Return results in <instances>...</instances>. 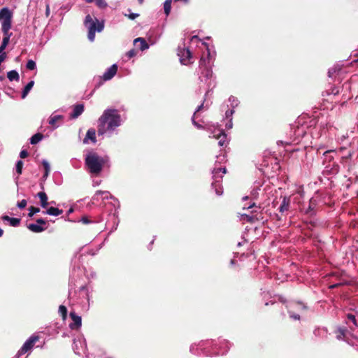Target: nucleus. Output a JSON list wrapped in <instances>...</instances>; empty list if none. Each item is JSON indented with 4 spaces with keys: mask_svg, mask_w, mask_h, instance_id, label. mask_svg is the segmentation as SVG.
Returning <instances> with one entry per match:
<instances>
[{
    "mask_svg": "<svg viewBox=\"0 0 358 358\" xmlns=\"http://www.w3.org/2000/svg\"><path fill=\"white\" fill-rule=\"evenodd\" d=\"M234 113V109L227 110L225 113L226 117H229L231 116Z\"/></svg>",
    "mask_w": 358,
    "mask_h": 358,
    "instance_id": "42",
    "label": "nucleus"
},
{
    "mask_svg": "<svg viewBox=\"0 0 358 358\" xmlns=\"http://www.w3.org/2000/svg\"><path fill=\"white\" fill-rule=\"evenodd\" d=\"M38 197L40 199L41 206L43 208H46L48 206V196L45 192H40L37 194Z\"/></svg>",
    "mask_w": 358,
    "mask_h": 358,
    "instance_id": "15",
    "label": "nucleus"
},
{
    "mask_svg": "<svg viewBox=\"0 0 358 358\" xmlns=\"http://www.w3.org/2000/svg\"><path fill=\"white\" fill-rule=\"evenodd\" d=\"M293 317H294L295 320H299L300 316H299V315H294V316H293Z\"/></svg>",
    "mask_w": 358,
    "mask_h": 358,
    "instance_id": "49",
    "label": "nucleus"
},
{
    "mask_svg": "<svg viewBox=\"0 0 358 358\" xmlns=\"http://www.w3.org/2000/svg\"><path fill=\"white\" fill-rule=\"evenodd\" d=\"M11 217H10L8 215H3L1 217V219L3 220V221H10Z\"/></svg>",
    "mask_w": 358,
    "mask_h": 358,
    "instance_id": "45",
    "label": "nucleus"
},
{
    "mask_svg": "<svg viewBox=\"0 0 358 358\" xmlns=\"http://www.w3.org/2000/svg\"><path fill=\"white\" fill-rule=\"evenodd\" d=\"M12 17L13 13L8 8H3L0 10L2 32L9 31L11 29Z\"/></svg>",
    "mask_w": 358,
    "mask_h": 358,
    "instance_id": "4",
    "label": "nucleus"
},
{
    "mask_svg": "<svg viewBox=\"0 0 358 358\" xmlns=\"http://www.w3.org/2000/svg\"><path fill=\"white\" fill-rule=\"evenodd\" d=\"M202 62H203V61H202V59H201L200 60V64H202Z\"/></svg>",
    "mask_w": 358,
    "mask_h": 358,
    "instance_id": "56",
    "label": "nucleus"
},
{
    "mask_svg": "<svg viewBox=\"0 0 358 358\" xmlns=\"http://www.w3.org/2000/svg\"><path fill=\"white\" fill-rule=\"evenodd\" d=\"M9 222L12 227H17L20 223V219L11 217Z\"/></svg>",
    "mask_w": 358,
    "mask_h": 358,
    "instance_id": "30",
    "label": "nucleus"
},
{
    "mask_svg": "<svg viewBox=\"0 0 358 358\" xmlns=\"http://www.w3.org/2000/svg\"><path fill=\"white\" fill-rule=\"evenodd\" d=\"M62 213H63L62 210H60V209H59L57 208H55V207H50L47 209L46 211L43 212V214H48V215H53V216H58V215L62 214Z\"/></svg>",
    "mask_w": 358,
    "mask_h": 358,
    "instance_id": "17",
    "label": "nucleus"
},
{
    "mask_svg": "<svg viewBox=\"0 0 358 358\" xmlns=\"http://www.w3.org/2000/svg\"><path fill=\"white\" fill-rule=\"evenodd\" d=\"M36 63L34 61L30 59L27 62V69H29V70H34L36 69Z\"/></svg>",
    "mask_w": 358,
    "mask_h": 358,
    "instance_id": "31",
    "label": "nucleus"
},
{
    "mask_svg": "<svg viewBox=\"0 0 358 358\" xmlns=\"http://www.w3.org/2000/svg\"><path fill=\"white\" fill-rule=\"evenodd\" d=\"M80 221L85 224H90L92 222V221L90 220V218L87 216H83L82 217Z\"/></svg>",
    "mask_w": 358,
    "mask_h": 358,
    "instance_id": "38",
    "label": "nucleus"
},
{
    "mask_svg": "<svg viewBox=\"0 0 358 358\" xmlns=\"http://www.w3.org/2000/svg\"><path fill=\"white\" fill-rule=\"evenodd\" d=\"M42 164L45 169V173L43 174V178H46L48 177L50 170V165H49V163L46 160H43L42 162Z\"/></svg>",
    "mask_w": 358,
    "mask_h": 358,
    "instance_id": "25",
    "label": "nucleus"
},
{
    "mask_svg": "<svg viewBox=\"0 0 358 358\" xmlns=\"http://www.w3.org/2000/svg\"><path fill=\"white\" fill-rule=\"evenodd\" d=\"M327 94L336 95L339 94V89L336 87H331L330 90L327 91Z\"/></svg>",
    "mask_w": 358,
    "mask_h": 358,
    "instance_id": "32",
    "label": "nucleus"
},
{
    "mask_svg": "<svg viewBox=\"0 0 358 358\" xmlns=\"http://www.w3.org/2000/svg\"><path fill=\"white\" fill-rule=\"evenodd\" d=\"M195 115H196V113H194V116H193V118H192L193 124H194L197 128L201 129V128H202V126H201V124H198L197 122H196L194 121V117H195Z\"/></svg>",
    "mask_w": 358,
    "mask_h": 358,
    "instance_id": "43",
    "label": "nucleus"
},
{
    "mask_svg": "<svg viewBox=\"0 0 358 358\" xmlns=\"http://www.w3.org/2000/svg\"><path fill=\"white\" fill-rule=\"evenodd\" d=\"M84 111L83 104H77L74 106L73 113L70 115L71 118L75 119L80 116Z\"/></svg>",
    "mask_w": 358,
    "mask_h": 358,
    "instance_id": "13",
    "label": "nucleus"
},
{
    "mask_svg": "<svg viewBox=\"0 0 358 358\" xmlns=\"http://www.w3.org/2000/svg\"><path fill=\"white\" fill-rule=\"evenodd\" d=\"M36 222L37 224L43 227V225L47 224L48 221L43 218H38L36 220Z\"/></svg>",
    "mask_w": 358,
    "mask_h": 358,
    "instance_id": "34",
    "label": "nucleus"
},
{
    "mask_svg": "<svg viewBox=\"0 0 358 358\" xmlns=\"http://www.w3.org/2000/svg\"><path fill=\"white\" fill-rule=\"evenodd\" d=\"M49 15H50V7H49V5H47L46 9H45V15H46V17H48Z\"/></svg>",
    "mask_w": 358,
    "mask_h": 358,
    "instance_id": "46",
    "label": "nucleus"
},
{
    "mask_svg": "<svg viewBox=\"0 0 358 358\" xmlns=\"http://www.w3.org/2000/svg\"><path fill=\"white\" fill-rule=\"evenodd\" d=\"M347 329L345 327H339L336 331V338L343 340L346 336Z\"/></svg>",
    "mask_w": 358,
    "mask_h": 358,
    "instance_id": "19",
    "label": "nucleus"
},
{
    "mask_svg": "<svg viewBox=\"0 0 358 358\" xmlns=\"http://www.w3.org/2000/svg\"><path fill=\"white\" fill-rule=\"evenodd\" d=\"M29 213H28V216L31 217L34 214L40 212V208L38 207L30 206L29 208Z\"/></svg>",
    "mask_w": 358,
    "mask_h": 358,
    "instance_id": "27",
    "label": "nucleus"
},
{
    "mask_svg": "<svg viewBox=\"0 0 358 358\" xmlns=\"http://www.w3.org/2000/svg\"><path fill=\"white\" fill-rule=\"evenodd\" d=\"M87 3H92L93 1H95V0H85Z\"/></svg>",
    "mask_w": 358,
    "mask_h": 358,
    "instance_id": "53",
    "label": "nucleus"
},
{
    "mask_svg": "<svg viewBox=\"0 0 358 358\" xmlns=\"http://www.w3.org/2000/svg\"><path fill=\"white\" fill-rule=\"evenodd\" d=\"M182 55L180 56V61L181 62L187 65V64L190 63V59L192 58V53L189 49H183L182 51Z\"/></svg>",
    "mask_w": 358,
    "mask_h": 358,
    "instance_id": "11",
    "label": "nucleus"
},
{
    "mask_svg": "<svg viewBox=\"0 0 358 358\" xmlns=\"http://www.w3.org/2000/svg\"><path fill=\"white\" fill-rule=\"evenodd\" d=\"M213 137L218 140V145L220 146H224L225 145L227 135L224 131H220L217 134H214Z\"/></svg>",
    "mask_w": 358,
    "mask_h": 358,
    "instance_id": "14",
    "label": "nucleus"
},
{
    "mask_svg": "<svg viewBox=\"0 0 358 358\" xmlns=\"http://www.w3.org/2000/svg\"><path fill=\"white\" fill-rule=\"evenodd\" d=\"M3 38L2 39L1 44L0 45V55H1L3 52V50L6 49V46L8 45L10 38L12 35L11 32L7 31V32H3Z\"/></svg>",
    "mask_w": 358,
    "mask_h": 358,
    "instance_id": "10",
    "label": "nucleus"
},
{
    "mask_svg": "<svg viewBox=\"0 0 358 358\" xmlns=\"http://www.w3.org/2000/svg\"><path fill=\"white\" fill-rule=\"evenodd\" d=\"M255 206V203H253L252 205H250V206L248 207V208H251L254 207Z\"/></svg>",
    "mask_w": 358,
    "mask_h": 358,
    "instance_id": "54",
    "label": "nucleus"
},
{
    "mask_svg": "<svg viewBox=\"0 0 358 358\" xmlns=\"http://www.w3.org/2000/svg\"><path fill=\"white\" fill-rule=\"evenodd\" d=\"M355 62H358V59H357V60H355Z\"/></svg>",
    "mask_w": 358,
    "mask_h": 358,
    "instance_id": "57",
    "label": "nucleus"
},
{
    "mask_svg": "<svg viewBox=\"0 0 358 358\" xmlns=\"http://www.w3.org/2000/svg\"><path fill=\"white\" fill-rule=\"evenodd\" d=\"M43 137L44 136L41 133H37L31 136L30 138V143L32 145H35L41 141Z\"/></svg>",
    "mask_w": 358,
    "mask_h": 358,
    "instance_id": "23",
    "label": "nucleus"
},
{
    "mask_svg": "<svg viewBox=\"0 0 358 358\" xmlns=\"http://www.w3.org/2000/svg\"><path fill=\"white\" fill-rule=\"evenodd\" d=\"M96 5L101 8H104L107 6V3L105 1V0H95Z\"/></svg>",
    "mask_w": 358,
    "mask_h": 358,
    "instance_id": "33",
    "label": "nucleus"
},
{
    "mask_svg": "<svg viewBox=\"0 0 358 358\" xmlns=\"http://www.w3.org/2000/svg\"><path fill=\"white\" fill-rule=\"evenodd\" d=\"M121 116L116 109H106L98 120V134L103 135L106 132L113 131L121 125Z\"/></svg>",
    "mask_w": 358,
    "mask_h": 358,
    "instance_id": "1",
    "label": "nucleus"
},
{
    "mask_svg": "<svg viewBox=\"0 0 358 358\" xmlns=\"http://www.w3.org/2000/svg\"><path fill=\"white\" fill-rule=\"evenodd\" d=\"M203 107V104H201V106H199L197 108V110L195 112L196 113L197 111H199L200 109H201V108Z\"/></svg>",
    "mask_w": 358,
    "mask_h": 358,
    "instance_id": "52",
    "label": "nucleus"
},
{
    "mask_svg": "<svg viewBox=\"0 0 358 358\" xmlns=\"http://www.w3.org/2000/svg\"><path fill=\"white\" fill-rule=\"evenodd\" d=\"M90 140L92 143H95L96 142V131L93 128H90L87 130L85 138L83 140L85 143H87V140Z\"/></svg>",
    "mask_w": 358,
    "mask_h": 358,
    "instance_id": "12",
    "label": "nucleus"
},
{
    "mask_svg": "<svg viewBox=\"0 0 358 358\" xmlns=\"http://www.w3.org/2000/svg\"><path fill=\"white\" fill-rule=\"evenodd\" d=\"M282 199L281 203L278 208L279 212L281 213V215L278 214L275 215L276 220L280 221L282 220V216L284 215L285 213H287L290 208V198L287 196H281Z\"/></svg>",
    "mask_w": 358,
    "mask_h": 358,
    "instance_id": "7",
    "label": "nucleus"
},
{
    "mask_svg": "<svg viewBox=\"0 0 358 358\" xmlns=\"http://www.w3.org/2000/svg\"><path fill=\"white\" fill-rule=\"evenodd\" d=\"M28 152L26 150H23L20 153V157L22 159L26 158L28 156Z\"/></svg>",
    "mask_w": 358,
    "mask_h": 358,
    "instance_id": "39",
    "label": "nucleus"
},
{
    "mask_svg": "<svg viewBox=\"0 0 358 358\" xmlns=\"http://www.w3.org/2000/svg\"><path fill=\"white\" fill-rule=\"evenodd\" d=\"M255 220V217L254 216H249V215H247V220L250 222H253L254 220ZM256 220H258L257 218H256Z\"/></svg>",
    "mask_w": 358,
    "mask_h": 358,
    "instance_id": "44",
    "label": "nucleus"
},
{
    "mask_svg": "<svg viewBox=\"0 0 358 358\" xmlns=\"http://www.w3.org/2000/svg\"><path fill=\"white\" fill-rule=\"evenodd\" d=\"M63 119V116L60 115H57L54 116H51L49 119L48 123L53 127H57V122Z\"/></svg>",
    "mask_w": 358,
    "mask_h": 358,
    "instance_id": "22",
    "label": "nucleus"
},
{
    "mask_svg": "<svg viewBox=\"0 0 358 358\" xmlns=\"http://www.w3.org/2000/svg\"><path fill=\"white\" fill-rule=\"evenodd\" d=\"M312 209H313V208H312V206H311V201H310V205H309V207H308V210H307V211H306V213H309V211L312 210Z\"/></svg>",
    "mask_w": 358,
    "mask_h": 358,
    "instance_id": "47",
    "label": "nucleus"
},
{
    "mask_svg": "<svg viewBox=\"0 0 358 358\" xmlns=\"http://www.w3.org/2000/svg\"><path fill=\"white\" fill-rule=\"evenodd\" d=\"M23 162L22 160L17 161L16 164V172L18 175H21L22 173Z\"/></svg>",
    "mask_w": 358,
    "mask_h": 358,
    "instance_id": "28",
    "label": "nucleus"
},
{
    "mask_svg": "<svg viewBox=\"0 0 358 358\" xmlns=\"http://www.w3.org/2000/svg\"><path fill=\"white\" fill-rule=\"evenodd\" d=\"M3 234V231L0 228V237H1Z\"/></svg>",
    "mask_w": 358,
    "mask_h": 358,
    "instance_id": "50",
    "label": "nucleus"
},
{
    "mask_svg": "<svg viewBox=\"0 0 358 358\" xmlns=\"http://www.w3.org/2000/svg\"><path fill=\"white\" fill-rule=\"evenodd\" d=\"M27 228L32 232L41 233L47 229V227H44L37 224H29L27 225Z\"/></svg>",
    "mask_w": 358,
    "mask_h": 358,
    "instance_id": "16",
    "label": "nucleus"
},
{
    "mask_svg": "<svg viewBox=\"0 0 358 358\" xmlns=\"http://www.w3.org/2000/svg\"><path fill=\"white\" fill-rule=\"evenodd\" d=\"M104 162L103 159L95 152L88 154L85 158V164L90 172L94 175H99L101 173Z\"/></svg>",
    "mask_w": 358,
    "mask_h": 358,
    "instance_id": "2",
    "label": "nucleus"
},
{
    "mask_svg": "<svg viewBox=\"0 0 358 358\" xmlns=\"http://www.w3.org/2000/svg\"><path fill=\"white\" fill-rule=\"evenodd\" d=\"M59 312L62 315V319L65 320L67 317V308L65 306L60 305L59 307Z\"/></svg>",
    "mask_w": 358,
    "mask_h": 358,
    "instance_id": "26",
    "label": "nucleus"
},
{
    "mask_svg": "<svg viewBox=\"0 0 358 358\" xmlns=\"http://www.w3.org/2000/svg\"><path fill=\"white\" fill-rule=\"evenodd\" d=\"M220 171H222L223 173H225L227 171V169H226V168H218L217 169H215L213 171V173H217Z\"/></svg>",
    "mask_w": 358,
    "mask_h": 358,
    "instance_id": "41",
    "label": "nucleus"
},
{
    "mask_svg": "<svg viewBox=\"0 0 358 358\" xmlns=\"http://www.w3.org/2000/svg\"><path fill=\"white\" fill-rule=\"evenodd\" d=\"M347 318H348V320L351 321L355 327H358V322H357L356 317L354 315H352L351 313H348L347 315Z\"/></svg>",
    "mask_w": 358,
    "mask_h": 358,
    "instance_id": "29",
    "label": "nucleus"
},
{
    "mask_svg": "<svg viewBox=\"0 0 358 358\" xmlns=\"http://www.w3.org/2000/svg\"><path fill=\"white\" fill-rule=\"evenodd\" d=\"M40 337L37 335H33L29 338L28 340L23 344L21 348L18 350L16 357L18 358L21 355L31 351L36 342L39 341Z\"/></svg>",
    "mask_w": 358,
    "mask_h": 358,
    "instance_id": "5",
    "label": "nucleus"
},
{
    "mask_svg": "<svg viewBox=\"0 0 358 358\" xmlns=\"http://www.w3.org/2000/svg\"><path fill=\"white\" fill-rule=\"evenodd\" d=\"M357 350H358V348H357Z\"/></svg>",
    "mask_w": 358,
    "mask_h": 358,
    "instance_id": "58",
    "label": "nucleus"
},
{
    "mask_svg": "<svg viewBox=\"0 0 358 358\" xmlns=\"http://www.w3.org/2000/svg\"><path fill=\"white\" fill-rule=\"evenodd\" d=\"M34 85V80H31L30 82H29L27 83V85L24 87V89L22 90V99H24L27 96V94H29V92H30V90H31V88L33 87Z\"/></svg>",
    "mask_w": 358,
    "mask_h": 358,
    "instance_id": "20",
    "label": "nucleus"
},
{
    "mask_svg": "<svg viewBox=\"0 0 358 358\" xmlns=\"http://www.w3.org/2000/svg\"><path fill=\"white\" fill-rule=\"evenodd\" d=\"M136 53H137L136 50L134 49H132L127 52V56L128 57L129 59H131V58L135 57L136 55Z\"/></svg>",
    "mask_w": 358,
    "mask_h": 358,
    "instance_id": "35",
    "label": "nucleus"
},
{
    "mask_svg": "<svg viewBox=\"0 0 358 358\" xmlns=\"http://www.w3.org/2000/svg\"><path fill=\"white\" fill-rule=\"evenodd\" d=\"M70 317L73 321V322L69 324V328L73 330L80 329L82 325L81 317L77 315L75 312L71 311L70 313Z\"/></svg>",
    "mask_w": 358,
    "mask_h": 358,
    "instance_id": "8",
    "label": "nucleus"
},
{
    "mask_svg": "<svg viewBox=\"0 0 358 358\" xmlns=\"http://www.w3.org/2000/svg\"><path fill=\"white\" fill-rule=\"evenodd\" d=\"M216 193L217 195H221L222 194V192L219 189H216Z\"/></svg>",
    "mask_w": 358,
    "mask_h": 358,
    "instance_id": "48",
    "label": "nucleus"
},
{
    "mask_svg": "<svg viewBox=\"0 0 358 358\" xmlns=\"http://www.w3.org/2000/svg\"><path fill=\"white\" fill-rule=\"evenodd\" d=\"M138 43H140V50L143 51L149 48V45L148 43L146 42L145 39L143 38H137L134 39V45H136Z\"/></svg>",
    "mask_w": 358,
    "mask_h": 358,
    "instance_id": "18",
    "label": "nucleus"
},
{
    "mask_svg": "<svg viewBox=\"0 0 358 358\" xmlns=\"http://www.w3.org/2000/svg\"><path fill=\"white\" fill-rule=\"evenodd\" d=\"M138 1L140 4H142L143 3L144 0H138Z\"/></svg>",
    "mask_w": 358,
    "mask_h": 358,
    "instance_id": "55",
    "label": "nucleus"
},
{
    "mask_svg": "<svg viewBox=\"0 0 358 358\" xmlns=\"http://www.w3.org/2000/svg\"><path fill=\"white\" fill-rule=\"evenodd\" d=\"M171 9V0H166L164 3V13L166 15H169L170 14Z\"/></svg>",
    "mask_w": 358,
    "mask_h": 358,
    "instance_id": "24",
    "label": "nucleus"
},
{
    "mask_svg": "<svg viewBox=\"0 0 358 358\" xmlns=\"http://www.w3.org/2000/svg\"><path fill=\"white\" fill-rule=\"evenodd\" d=\"M351 157V154H349L348 156L343 157V159H349Z\"/></svg>",
    "mask_w": 358,
    "mask_h": 358,
    "instance_id": "51",
    "label": "nucleus"
},
{
    "mask_svg": "<svg viewBox=\"0 0 358 358\" xmlns=\"http://www.w3.org/2000/svg\"><path fill=\"white\" fill-rule=\"evenodd\" d=\"M111 195L108 191L98 190L92 197L94 201H99L100 200L108 199Z\"/></svg>",
    "mask_w": 358,
    "mask_h": 358,
    "instance_id": "9",
    "label": "nucleus"
},
{
    "mask_svg": "<svg viewBox=\"0 0 358 358\" xmlns=\"http://www.w3.org/2000/svg\"><path fill=\"white\" fill-rule=\"evenodd\" d=\"M85 25L88 28L87 37L90 41H94L95 38V32H101L104 27L103 22H99L98 19H92L90 15H87L85 19Z\"/></svg>",
    "mask_w": 358,
    "mask_h": 358,
    "instance_id": "3",
    "label": "nucleus"
},
{
    "mask_svg": "<svg viewBox=\"0 0 358 358\" xmlns=\"http://www.w3.org/2000/svg\"><path fill=\"white\" fill-rule=\"evenodd\" d=\"M124 15H125V16H127V17L129 19H130V20H134V19H136L137 17H138V16H139V14H138V13H130L129 14H128V15H127V14H125Z\"/></svg>",
    "mask_w": 358,
    "mask_h": 358,
    "instance_id": "37",
    "label": "nucleus"
},
{
    "mask_svg": "<svg viewBox=\"0 0 358 358\" xmlns=\"http://www.w3.org/2000/svg\"><path fill=\"white\" fill-rule=\"evenodd\" d=\"M345 282H338V283H336V284H334V285H331L329 286V288L330 289H334V288H336V287H338L340 286H342L343 285H345Z\"/></svg>",
    "mask_w": 358,
    "mask_h": 358,
    "instance_id": "40",
    "label": "nucleus"
},
{
    "mask_svg": "<svg viewBox=\"0 0 358 358\" xmlns=\"http://www.w3.org/2000/svg\"><path fill=\"white\" fill-rule=\"evenodd\" d=\"M7 78L10 81H19L20 80V76L17 71L15 70L10 71L7 73Z\"/></svg>",
    "mask_w": 358,
    "mask_h": 358,
    "instance_id": "21",
    "label": "nucleus"
},
{
    "mask_svg": "<svg viewBox=\"0 0 358 358\" xmlns=\"http://www.w3.org/2000/svg\"><path fill=\"white\" fill-rule=\"evenodd\" d=\"M27 203V200L22 199L21 201L17 203V206L19 208L23 209L26 207Z\"/></svg>",
    "mask_w": 358,
    "mask_h": 358,
    "instance_id": "36",
    "label": "nucleus"
},
{
    "mask_svg": "<svg viewBox=\"0 0 358 358\" xmlns=\"http://www.w3.org/2000/svg\"><path fill=\"white\" fill-rule=\"evenodd\" d=\"M117 66L113 64L103 75V76L99 78V82L96 85L95 87H99L103 83V81L109 80L114 77L117 73Z\"/></svg>",
    "mask_w": 358,
    "mask_h": 358,
    "instance_id": "6",
    "label": "nucleus"
}]
</instances>
